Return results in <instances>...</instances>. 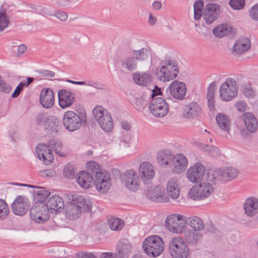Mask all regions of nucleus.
I'll use <instances>...</instances> for the list:
<instances>
[{"instance_id":"obj_37","label":"nucleus","mask_w":258,"mask_h":258,"mask_svg":"<svg viewBox=\"0 0 258 258\" xmlns=\"http://www.w3.org/2000/svg\"><path fill=\"white\" fill-rule=\"evenodd\" d=\"M233 28L229 25L222 24L213 30V34L217 37H222L233 32Z\"/></svg>"},{"instance_id":"obj_29","label":"nucleus","mask_w":258,"mask_h":258,"mask_svg":"<svg viewBox=\"0 0 258 258\" xmlns=\"http://www.w3.org/2000/svg\"><path fill=\"white\" fill-rule=\"evenodd\" d=\"M146 197L153 201L163 202L165 200L164 189L161 186H155L147 190Z\"/></svg>"},{"instance_id":"obj_15","label":"nucleus","mask_w":258,"mask_h":258,"mask_svg":"<svg viewBox=\"0 0 258 258\" xmlns=\"http://www.w3.org/2000/svg\"><path fill=\"white\" fill-rule=\"evenodd\" d=\"M170 95L174 99L183 100L185 98L187 89L185 84L178 80L173 81L167 88Z\"/></svg>"},{"instance_id":"obj_60","label":"nucleus","mask_w":258,"mask_h":258,"mask_svg":"<svg viewBox=\"0 0 258 258\" xmlns=\"http://www.w3.org/2000/svg\"><path fill=\"white\" fill-rule=\"evenodd\" d=\"M22 85V83H20L17 86L14 92L12 94V98H16L19 96V94L22 91L24 88V86Z\"/></svg>"},{"instance_id":"obj_18","label":"nucleus","mask_w":258,"mask_h":258,"mask_svg":"<svg viewBox=\"0 0 258 258\" xmlns=\"http://www.w3.org/2000/svg\"><path fill=\"white\" fill-rule=\"evenodd\" d=\"M110 175L107 171L103 173H97V176L94 178V183L96 188L102 194L106 193L110 188Z\"/></svg>"},{"instance_id":"obj_36","label":"nucleus","mask_w":258,"mask_h":258,"mask_svg":"<svg viewBox=\"0 0 258 258\" xmlns=\"http://www.w3.org/2000/svg\"><path fill=\"white\" fill-rule=\"evenodd\" d=\"M185 222L196 231L202 230L205 227L203 220L197 216L185 217Z\"/></svg>"},{"instance_id":"obj_10","label":"nucleus","mask_w":258,"mask_h":258,"mask_svg":"<svg viewBox=\"0 0 258 258\" xmlns=\"http://www.w3.org/2000/svg\"><path fill=\"white\" fill-rule=\"evenodd\" d=\"M30 216L36 223H42L47 221L49 213L45 203L35 202L30 209Z\"/></svg>"},{"instance_id":"obj_23","label":"nucleus","mask_w":258,"mask_h":258,"mask_svg":"<svg viewBox=\"0 0 258 258\" xmlns=\"http://www.w3.org/2000/svg\"><path fill=\"white\" fill-rule=\"evenodd\" d=\"M58 103L62 108L70 106L74 102L75 95L72 92L61 89L58 92Z\"/></svg>"},{"instance_id":"obj_46","label":"nucleus","mask_w":258,"mask_h":258,"mask_svg":"<svg viewBox=\"0 0 258 258\" xmlns=\"http://www.w3.org/2000/svg\"><path fill=\"white\" fill-rule=\"evenodd\" d=\"M48 145L49 148L51 149V151H54L57 154L60 156H63L61 152L62 148V144L61 142L52 140L49 141Z\"/></svg>"},{"instance_id":"obj_12","label":"nucleus","mask_w":258,"mask_h":258,"mask_svg":"<svg viewBox=\"0 0 258 258\" xmlns=\"http://www.w3.org/2000/svg\"><path fill=\"white\" fill-rule=\"evenodd\" d=\"M155 172V167L150 162L144 161L140 163L139 168V175L145 184H152Z\"/></svg>"},{"instance_id":"obj_59","label":"nucleus","mask_w":258,"mask_h":258,"mask_svg":"<svg viewBox=\"0 0 258 258\" xmlns=\"http://www.w3.org/2000/svg\"><path fill=\"white\" fill-rule=\"evenodd\" d=\"M40 76L46 78H52L55 76V73L49 70H42L39 72Z\"/></svg>"},{"instance_id":"obj_63","label":"nucleus","mask_w":258,"mask_h":258,"mask_svg":"<svg viewBox=\"0 0 258 258\" xmlns=\"http://www.w3.org/2000/svg\"><path fill=\"white\" fill-rule=\"evenodd\" d=\"M236 109L241 112H244L245 110V104L242 102H238L236 104Z\"/></svg>"},{"instance_id":"obj_43","label":"nucleus","mask_w":258,"mask_h":258,"mask_svg":"<svg viewBox=\"0 0 258 258\" xmlns=\"http://www.w3.org/2000/svg\"><path fill=\"white\" fill-rule=\"evenodd\" d=\"M202 237V234L198 231H189L186 233L185 239L189 243H196Z\"/></svg>"},{"instance_id":"obj_41","label":"nucleus","mask_w":258,"mask_h":258,"mask_svg":"<svg viewBox=\"0 0 258 258\" xmlns=\"http://www.w3.org/2000/svg\"><path fill=\"white\" fill-rule=\"evenodd\" d=\"M107 222L110 229L114 231L121 230L124 226L123 220L118 218L111 217Z\"/></svg>"},{"instance_id":"obj_48","label":"nucleus","mask_w":258,"mask_h":258,"mask_svg":"<svg viewBox=\"0 0 258 258\" xmlns=\"http://www.w3.org/2000/svg\"><path fill=\"white\" fill-rule=\"evenodd\" d=\"M10 23L9 17L7 16L6 10L1 9L0 11V31H3Z\"/></svg>"},{"instance_id":"obj_64","label":"nucleus","mask_w":258,"mask_h":258,"mask_svg":"<svg viewBox=\"0 0 258 258\" xmlns=\"http://www.w3.org/2000/svg\"><path fill=\"white\" fill-rule=\"evenodd\" d=\"M80 258H97L92 253L82 252Z\"/></svg>"},{"instance_id":"obj_26","label":"nucleus","mask_w":258,"mask_h":258,"mask_svg":"<svg viewBox=\"0 0 258 258\" xmlns=\"http://www.w3.org/2000/svg\"><path fill=\"white\" fill-rule=\"evenodd\" d=\"M40 102L46 108H51L54 102V93L50 88H44L40 94Z\"/></svg>"},{"instance_id":"obj_11","label":"nucleus","mask_w":258,"mask_h":258,"mask_svg":"<svg viewBox=\"0 0 258 258\" xmlns=\"http://www.w3.org/2000/svg\"><path fill=\"white\" fill-rule=\"evenodd\" d=\"M63 124L66 130L70 132H74L79 130L82 122H86L84 118L80 117L73 111H66L63 117Z\"/></svg>"},{"instance_id":"obj_9","label":"nucleus","mask_w":258,"mask_h":258,"mask_svg":"<svg viewBox=\"0 0 258 258\" xmlns=\"http://www.w3.org/2000/svg\"><path fill=\"white\" fill-rule=\"evenodd\" d=\"M185 216L177 214H171L165 221L167 228L171 232L175 233L182 232L185 228Z\"/></svg>"},{"instance_id":"obj_57","label":"nucleus","mask_w":258,"mask_h":258,"mask_svg":"<svg viewBox=\"0 0 258 258\" xmlns=\"http://www.w3.org/2000/svg\"><path fill=\"white\" fill-rule=\"evenodd\" d=\"M249 14L253 20L258 21V4L254 5L251 8Z\"/></svg>"},{"instance_id":"obj_54","label":"nucleus","mask_w":258,"mask_h":258,"mask_svg":"<svg viewBox=\"0 0 258 258\" xmlns=\"http://www.w3.org/2000/svg\"><path fill=\"white\" fill-rule=\"evenodd\" d=\"M243 94L247 98H252L255 95V91L249 85H246L243 89Z\"/></svg>"},{"instance_id":"obj_51","label":"nucleus","mask_w":258,"mask_h":258,"mask_svg":"<svg viewBox=\"0 0 258 258\" xmlns=\"http://www.w3.org/2000/svg\"><path fill=\"white\" fill-rule=\"evenodd\" d=\"M65 177L69 179H73L75 176L76 171L74 166L70 164H68L64 168L63 171Z\"/></svg>"},{"instance_id":"obj_44","label":"nucleus","mask_w":258,"mask_h":258,"mask_svg":"<svg viewBox=\"0 0 258 258\" xmlns=\"http://www.w3.org/2000/svg\"><path fill=\"white\" fill-rule=\"evenodd\" d=\"M189 253L188 246H182L180 249H176L170 254L172 258H187Z\"/></svg>"},{"instance_id":"obj_14","label":"nucleus","mask_w":258,"mask_h":258,"mask_svg":"<svg viewBox=\"0 0 258 258\" xmlns=\"http://www.w3.org/2000/svg\"><path fill=\"white\" fill-rule=\"evenodd\" d=\"M30 203L28 199L21 196H18L12 204L13 213L18 216L25 215L29 210Z\"/></svg>"},{"instance_id":"obj_49","label":"nucleus","mask_w":258,"mask_h":258,"mask_svg":"<svg viewBox=\"0 0 258 258\" xmlns=\"http://www.w3.org/2000/svg\"><path fill=\"white\" fill-rule=\"evenodd\" d=\"M9 212L7 203L4 200L0 199V219H6L9 215Z\"/></svg>"},{"instance_id":"obj_42","label":"nucleus","mask_w":258,"mask_h":258,"mask_svg":"<svg viewBox=\"0 0 258 258\" xmlns=\"http://www.w3.org/2000/svg\"><path fill=\"white\" fill-rule=\"evenodd\" d=\"M35 188L39 189L34 194L36 202L45 203V200L50 195V192L41 187L36 186Z\"/></svg>"},{"instance_id":"obj_4","label":"nucleus","mask_w":258,"mask_h":258,"mask_svg":"<svg viewBox=\"0 0 258 258\" xmlns=\"http://www.w3.org/2000/svg\"><path fill=\"white\" fill-rule=\"evenodd\" d=\"M142 247L148 255L156 257L162 252L164 249V242L159 236L153 235L144 240Z\"/></svg>"},{"instance_id":"obj_16","label":"nucleus","mask_w":258,"mask_h":258,"mask_svg":"<svg viewBox=\"0 0 258 258\" xmlns=\"http://www.w3.org/2000/svg\"><path fill=\"white\" fill-rule=\"evenodd\" d=\"M220 13V8L218 5L208 4L204 10L203 19L207 24L210 25L218 19Z\"/></svg>"},{"instance_id":"obj_34","label":"nucleus","mask_w":258,"mask_h":258,"mask_svg":"<svg viewBox=\"0 0 258 258\" xmlns=\"http://www.w3.org/2000/svg\"><path fill=\"white\" fill-rule=\"evenodd\" d=\"M172 155L170 151L164 150L160 151L157 155V162L158 164L162 167L170 166L172 160Z\"/></svg>"},{"instance_id":"obj_13","label":"nucleus","mask_w":258,"mask_h":258,"mask_svg":"<svg viewBox=\"0 0 258 258\" xmlns=\"http://www.w3.org/2000/svg\"><path fill=\"white\" fill-rule=\"evenodd\" d=\"M149 109L156 117H161L165 116L169 110L166 101L161 97L153 98L149 106Z\"/></svg>"},{"instance_id":"obj_20","label":"nucleus","mask_w":258,"mask_h":258,"mask_svg":"<svg viewBox=\"0 0 258 258\" xmlns=\"http://www.w3.org/2000/svg\"><path fill=\"white\" fill-rule=\"evenodd\" d=\"M123 181L125 186L130 190L135 191L139 188V178L133 169L126 171L123 176Z\"/></svg>"},{"instance_id":"obj_27","label":"nucleus","mask_w":258,"mask_h":258,"mask_svg":"<svg viewBox=\"0 0 258 258\" xmlns=\"http://www.w3.org/2000/svg\"><path fill=\"white\" fill-rule=\"evenodd\" d=\"M251 46V42L247 38H242L237 40L233 46L231 53L234 55H240L248 51Z\"/></svg>"},{"instance_id":"obj_17","label":"nucleus","mask_w":258,"mask_h":258,"mask_svg":"<svg viewBox=\"0 0 258 258\" xmlns=\"http://www.w3.org/2000/svg\"><path fill=\"white\" fill-rule=\"evenodd\" d=\"M205 167L200 163H196L187 172V179L192 183L201 181L205 175Z\"/></svg>"},{"instance_id":"obj_45","label":"nucleus","mask_w":258,"mask_h":258,"mask_svg":"<svg viewBox=\"0 0 258 258\" xmlns=\"http://www.w3.org/2000/svg\"><path fill=\"white\" fill-rule=\"evenodd\" d=\"M68 82L71 83L75 85H86L91 86L92 87H94L99 90H103L105 89L104 87L102 85H99V84L92 81H89L88 82H84V81H75L71 80H67L66 81Z\"/></svg>"},{"instance_id":"obj_58","label":"nucleus","mask_w":258,"mask_h":258,"mask_svg":"<svg viewBox=\"0 0 258 258\" xmlns=\"http://www.w3.org/2000/svg\"><path fill=\"white\" fill-rule=\"evenodd\" d=\"M41 175L43 177H52L56 175L55 171L53 169H46L40 172Z\"/></svg>"},{"instance_id":"obj_40","label":"nucleus","mask_w":258,"mask_h":258,"mask_svg":"<svg viewBox=\"0 0 258 258\" xmlns=\"http://www.w3.org/2000/svg\"><path fill=\"white\" fill-rule=\"evenodd\" d=\"M86 165L87 172L90 175H92V177L94 176V178H96L97 173H103L104 172H106L105 170H101L99 165L96 162L91 161L87 163Z\"/></svg>"},{"instance_id":"obj_8","label":"nucleus","mask_w":258,"mask_h":258,"mask_svg":"<svg viewBox=\"0 0 258 258\" xmlns=\"http://www.w3.org/2000/svg\"><path fill=\"white\" fill-rule=\"evenodd\" d=\"M214 191L212 184L207 181L194 185L189 191V196L194 200H201L209 197Z\"/></svg>"},{"instance_id":"obj_35","label":"nucleus","mask_w":258,"mask_h":258,"mask_svg":"<svg viewBox=\"0 0 258 258\" xmlns=\"http://www.w3.org/2000/svg\"><path fill=\"white\" fill-rule=\"evenodd\" d=\"M167 191L168 196L172 199H176L179 197L180 190L175 179L171 178L168 181L167 184Z\"/></svg>"},{"instance_id":"obj_21","label":"nucleus","mask_w":258,"mask_h":258,"mask_svg":"<svg viewBox=\"0 0 258 258\" xmlns=\"http://www.w3.org/2000/svg\"><path fill=\"white\" fill-rule=\"evenodd\" d=\"M188 162L186 158L182 154H177L172 158L170 167L175 173H180L186 169Z\"/></svg>"},{"instance_id":"obj_52","label":"nucleus","mask_w":258,"mask_h":258,"mask_svg":"<svg viewBox=\"0 0 258 258\" xmlns=\"http://www.w3.org/2000/svg\"><path fill=\"white\" fill-rule=\"evenodd\" d=\"M245 0H230L229 4L233 10L242 9L245 6Z\"/></svg>"},{"instance_id":"obj_2","label":"nucleus","mask_w":258,"mask_h":258,"mask_svg":"<svg viewBox=\"0 0 258 258\" xmlns=\"http://www.w3.org/2000/svg\"><path fill=\"white\" fill-rule=\"evenodd\" d=\"M151 57V53L147 48L139 50H132L129 55L124 57L121 61V71L130 73L135 71L139 61H144Z\"/></svg>"},{"instance_id":"obj_56","label":"nucleus","mask_w":258,"mask_h":258,"mask_svg":"<svg viewBox=\"0 0 258 258\" xmlns=\"http://www.w3.org/2000/svg\"><path fill=\"white\" fill-rule=\"evenodd\" d=\"M215 90V85L211 84L208 89L207 95V100H215L214 94Z\"/></svg>"},{"instance_id":"obj_47","label":"nucleus","mask_w":258,"mask_h":258,"mask_svg":"<svg viewBox=\"0 0 258 258\" xmlns=\"http://www.w3.org/2000/svg\"><path fill=\"white\" fill-rule=\"evenodd\" d=\"M204 3L203 1H197L194 4V19L196 20H200L202 16Z\"/></svg>"},{"instance_id":"obj_3","label":"nucleus","mask_w":258,"mask_h":258,"mask_svg":"<svg viewBox=\"0 0 258 258\" xmlns=\"http://www.w3.org/2000/svg\"><path fill=\"white\" fill-rule=\"evenodd\" d=\"M178 73V68L176 62L170 60L161 62V67L156 69V75L161 81L169 82L174 79Z\"/></svg>"},{"instance_id":"obj_28","label":"nucleus","mask_w":258,"mask_h":258,"mask_svg":"<svg viewBox=\"0 0 258 258\" xmlns=\"http://www.w3.org/2000/svg\"><path fill=\"white\" fill-rule=\"evenodd\" d=\"M216 177L223 180H231L238 175L237 169L233 167L219 169L215 171Z\"/></svg>"},{"instance_id":"obj_55","label":"nucleus","mask_w":258,"mask_h":258,"mask_svg":"<svg viewBox=\"0 0 258 258\" xmlns=\"http://www.w3.org/2000/svg\"><path fill=\"white\" fill-rule=\"evenodd\" d=\"M53 16L62 22H65L68 19L67 13L60 10L56 11L53 14Z\"/></svg>"},{"instance_id":"obj_62","label":"nucleus","mask_w":258,"mask_h":258,"mask_svg":"<svg viewBox=\"0 0 258 258\" xmlns=\"http://www.w3.org/2000/svg\"><path fill=\"white\" fill-rule=\"evenodd\" d=\"M27 50V47L24 44L20 45L17 48V56H20L24 53Z\"/></svg>"},{"instance_id":"obj_25","label":"nucleus","mask_w":258,"mask_h":258,"mask_svg":"<svg viewBox=\"0 0 258 258\" xmlns=\"http://www.w3.org/2000/svg\"><path fill=\"white\" fill-rule=\"evenodd\" d=\"M245 213L248 216H256L258 221V198L250 197L247 199L244 204Z\"/></svg>"},{"instance_id":"obj_50","label":"nucleus","mask_w":258,"mask_h":258,"mask_svg":"<svg viewBox=\"0 0 258 258\" xmlns=\"http://www.w3.org/2000/svg\"><path fill=\"white\" fill-rule=\"evenodd\" d=\"M202 148L210 156L213 157H216L219 155V150L214 146H209L206 144H203Z\"/></svg>"},{"instance_id":"obj_33","label":"nucleus","mask_w":258,"mask_h":258,"mask_svg":"<svg viewBox=\"0 0 258 258\" xmlns=\"http://www.w3.org/2000/svg\"><path fill=\"white\" fill-rule=\"evenodd\" d=\"M77 181L81 187L88 188L93 184L94 178L92 177V175H90L86 171H82L80 172Z\"/></svg>"},{"instance_id":"obj_39","label":"nucleus","mask_w":258,"mask_h":258,"mask_svg":"<svg viewBox=\"0 0 258 258\" xmlns=\"http://www.w3.org/2000/svg\"><path fill=\"white\" fill-rule=\"evenodd\" d=\"M219 126L226 132L229 131V120L226 115L223 113H218L216 117Z\"/></svg>"},{"instance_id":"obj_24","label":"nucleus","mask_w":258,"mask_h":258,"mask_svg":"<svg viewBox=\"0 0 258 258\" xmlns=\"http://www.w3.org/2000/svg\"><path fill=\"white\" fill-rule=\"evenodd\" d=\"M132 250V246L126 239L120 240L116 245L115 258H128Z\"/></svg>"},{"instance_id":"obj_19","label":"nucleus","mask_w":258,"mask_h":258,"mask_svg":"<svg viewBox=\"0 0 258 258\" xmlns=\"http://www.w3.org/2000/svg\"><path fill=\"white\" fill-rule=\"evenodd\" d=\"M49 213L57 214L61 212L64 209V201L62 198L58 195L50 196L45 203Z\"/></svg>"},{"instance_id":"obj_7","label":"nucleus","mask_w":258,"mask_h":258,"mask_svg":"<svg viewBox=\"0 0 258 258\" xmlns=\"http://www.w3.org/2000/svg\"><path fill=\"white\" fill-rule=\"evenodd\" d=\"M238 86L233 78H228L221 84L219 88L220 97L224 101H230L237 95Z\"/></svg>"},{"instance_id":"obj_32","label":"nucleus","mask_w":258,"mask_h":258,"mask_svg":"<svg viewBox=\"0 0 258 258\" xmlns=\"http://www.w3.org/2000/svg\"><path fill=\"white\" fill-rule=\"evenodd\" d=\"M133 79L136 84L142 86H147L152 81L151 75L148 72L135 73Z\"/></svg>"},{"instance_id":"obj_22","label":"nucleus","mask_w":258,"mask_h":258,"mask_svg":"<svg viewBox=\"0 0 258 258\" xmlns=\"http://www.w3.org/2000/svg\"><path fill=\"white\" fill-rule=\"evenodd\" d=\"M36 153L38 158L40 160H43L45 164H48L52 162L53 158V155L51 149L49 148V145L43 144H40L36 148Z\"/></svg>"},{"instance_id":"obj_53","label":"nucleus","mask_w":258,"mask_h":258,"mask_svg":"<svg viewBox=\"0 0 258 258\" xmlns=\"http://www.w3.org/2000/svg\"><path fill=\"white\" fill-rule=\"evenodd\" d=\"M12 89V87L10 84L0 78V92L9 93Z\"/></svg>"},{"instance_id":"obj_6","label":"nucleus","mask_w":258,"mask_h":258,"mask_svg":"<svg viewBox=\"0 0 258 258\" xmlns=\"http://www.w3.org/2000/svg\"><path fill=\"white\" fill-rule=\"evenodd\" d=\"M93 114L95 120L104 132L109 133L112 130V119L107 110L101 106H98L93 110Z\"/></svg>"},{"instance_id":"obj_1","label":"nucleus","mask_w":258,"mask_h":258,"mask_svg":"<svg viewBox=\"0 0 258 258\" xmlns=\"http://www.w3.org/2000/svg\"><path fill=\"white\" fill-rule=\"evenodd\" d=\"M68 206L66 210L67 217L70 220L78 218L82 212L91 210L92 204L85 197L78 194L67 195Z\"/></svg>"},{"instance_id":"obj_30","label":"nucleus","mask_w":258,"mask_h":258,"mask_svg":"<svg viewBox=\"0 0 258 258\" xmlns=\"http://www.w3.org/2000/svg\"><path fill=\"white\" fill-rule=\"evenodd\" d=\"M202 111L200 105L195 102H192L184 107L183 116L186 118H192L198 116Z\"/></svg>"},{"instance_id":"obj_61","label":"nucleus","mask_w":258,"mask_h":258,"mask_svg":"<svg viewBox=\"0 0 258 258\" xmlns=\"http://www.w3.org/2000/svg\"><path fill=\"white\" fill-rule=\"evenodd\" d=\"M135 99V104L138 107H141L144 105L145 100L142 97L139 96V97H136Z\"/></svg>"},{"instance_id":"obj_38","label":"nucleus","mask_w":258,"mask_h":258,"mask_svg":"<svg viewBox=\"0 0 258 258\" xmlns=\"http://www.w3.org/2000/svg\"><path fill=\"white\" fill-rule=\"evenodd\" d=\"M187 245L184 240L179 236H175L171 239L169 243V252L170 254L176 249Z\"/></svg>"},{"instance_id":"obj_31","label":"nucleus","mask_w":258,"mask_h":258,"mask_svg":"<svg viewBox=\"0 0 258 258\" xmlns=\"http://www.w3.org/2000/svg\"><path fill=\"white\" fill-rule=\"evenodd\" d=\"M245 126L246 130L251 133H255L258 128V123L255 116L249 112H246L243 115Z\"/></svg>"},{"instance_id":"obj_5","label":"nucleus","mask_w":258,"mask_h":258,"mask_svg":"<svg viewBox=\"0 0 258 258\" xmlns=\"http://www.w3.org/2000/svg\"><path fill=\"white\" fill-rule=\"evenodd\" d=\"M36 121L39 124H43L46 133L52 136H57L61 129V123L55 116L40 113L37 116Z\"/></svg>"}]
</instances>
